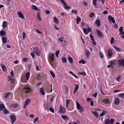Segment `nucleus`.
<instances>
[{
	"mask_svg": "<svg viewBox=\"0 0 124 124\" xmlns=\"http://www.w3.org/2000/svg\"><path fill=\"white\" fill-rule=\"evenodd\" d=\"M33 7L32 8L36 11H38L39 10V9L37 7L34 5H32Z\"/></svg>",
	"mask_w": 124,
	"mask_h": 124,
	"instance_id": "nucleus-31",
	"label": "nucleus"
},
{
	"mask_svg": "<svg viewBox=\"0 0 124 124\" xmlns=\"http://www.w3.org/2000/svg\"><path fill=\"white\" fill-rule=\"evenodd\" d=\"M50 72L51 75L53 77V78H54L55 77V75L54 73L51 70L50 71Z\"/></svg>",
	"mask_w": 124,
	"mask_h": 124,
	"instance_id": "nucleus-41",
	"label": "nucleus"
},
{
	"mask_svg": "<svg viewBox=\"0 0 124 124\" xmlns=\"http://www.w3.org/2000/svg\"><path fill=\"white\" fill-rule=\"evenodd\" d=\"M83 31L85 33L87 34L89 32L92 31V29L89 27H88V28H84L83 29Z\"/></svg>",
	"mask_w": 124,
	"mask_h": 124,
	"instance_id": "nucleus-5",
	"label": "nucleus"
},
{
	"mask_svg": "<svg viewBox=\"0 0 124 124\" xmlns=\"http://www.w3.org/2000/svg\"><path fill=\"white\" fill-rule=\"evenodd\" d=\"M115 42V40L113 37H112L111 38V39L110 41V43L111 44H113Z\"/></svg>",
	"mask_w": 124,
	"mask_h": 124,
	"instance_id": "nucleus-36",
	"label": "nucleus"
},
{
	"mask_svg": "<svg viewBox=\"0 0 124 124\" xmlns=\"http://www.w3.org/2000/svg\"><path fill=\"white\" fill-rule=\"evenodd\" d=\"M0 65L3 71H6V69L5 66L2 63H1Z\"/></svg>",
	"mask_w": 124,
	"mask_h": 124,
	"instance_id": "nucleus-14",
	"label": "nucleus"
},
{
	"mask_svg": "<svg viewBox=\"0 0 124 124\" xmlns=\"http://www.w3.org/2000/svg\"><path fill=\"white\" fill-rule=\"evenodd\" d=\"M33 51L31 54V55L32 57V58H34L35 57V53L38 56H39L40 55V53L39 48L37 47H33Z\"/></svg>",
	"mask_w": 124,
	"mask_h": 124,
	"instance_id": "nucleus-1",
	"label": "nucleus"
},
{
	"mask_svg": "<svg viewBox=\"0 0 124 124\" xmlns=\"http://www.w3.org/2000/svg\"><path fill=\"white\" fill-rule=\"evenodd\" d=\"M69 73L72 74L73 76L75 78H78V77L74 74L71 71H70L69 72Z\"/></svg>",
	"mask_w": 124,
	"mask_h": 124,
	"instance_id": "nucleus-38",
	"label": "nucleus"
},
{
	"mask_svg": "<svg viewBox=\"0 0 124 124\" xmlns=\"http://www.w3.org/2000/svg\"><path fill=\"white\" fill-rule=\"evenodd\" d=\"M108 57L109 58L111 57L113 54V53L111 50L110 49H108Z\"/></svg>",
	"mask_w": 124,
	"mask_h": 124,
	"instance_id": "nucleus-10",
	"label": "nucleus"
},
{
	"mask_svg": "<svg viewBox=\"0 0 124 124\" xmlns=\"http://www.w3.org/2000/svg\"><path fill=\"white\" fill-rule=\"evenodd\" d=\"M30 99L29 98H27L26 99L25 101V104L23 107L24 109L26 108V106L30 102Z\"/></svg>",
	"mask_w": 124,
	"mask_h": 124,
	"instance_id": "nucleus-6",
	"label": "nucleus"
},
{
	"mask_svg": "<svg viewBox=\"0 0 124 124\" xmlns=\"http://www.w3.org/2000/svg\"><path fill=\"white\" fill-rule=\"evenodd\" d=\"M118 63L119 65L124 67V59L122 58L119 59L118 60Z\"/></svg>",
	"mask_w": 124,
	"mask_h": 124,
	"instance_id": "nucleus-3",
	"label": "nucleus"
},
{
	"mask_svg": "<svg viewBox=\"0 0 124 124\" xmlns=\"http://www.w3.org/2000/svg\"><path fill=\"white\" fill-rule=\"evenodd\" d=\"M65 4H66L64 5V8L66 9H70V7L68 6H67L66 3Z\"/></svg>",
	"mask_w": 124,
	"mask_h": 124,
	"instance_id": "nucleus-23",
	"label": "nucleus"
},
{
	"mask_svg": "<svg viewBox=\"0 0 124 124\" xmlns=\"http://www.w3.org/2000/svg\"><path fill=\"white\" fill-rule=\"evenodd\" d=\"M103 101L105 103L108 104H109L110 102L109 100L106 99H105Z\"/></svg>",
	"mask_w": 124,
	"mask_h": 124,
	"instance_id": "nucleus-33",
	"label": "nucleus"
},
{
	"mask_svg": "<svg viewBox=\"0 0 124 124\" xmlns=\"http://www.w3.org/2000/svg\"><path fill=\"white\" fill-rule=\"evenodd\" d=\"M54 21L56 24L58 23H59L58 19L55 16H54Z\"/></svg>",
	"mask_w": 124,
	"mask_h": 124,
	"instance_id": "nucleus-25",
	"label": "nucleus"
},
{
	"mask_svg": "<svg viewBox=\"0 0 124 124\" xmlns=\"http://www.w3.org/2000/svg\"><path fill=\"white\" fill-rule=\"evenodd\" d=\"M30 75V73L29 72H28L26 73V78L27 80L29 78Z\"/></svg>",
	"mask_w": 124,
	"mask_h": 124,
	"instance_id": "nucleus-20",
	"label": "nucleus"
},
{
	"mask_svg": "<svg viewBox=\"0 0 124 124\" xmlns=\"http://www.w3.org/2000/svg\"><path fill=\"white\" fill-rule=\"evenodd\" d=\"M115 64L114 62L112 61H111L110 62V64L112 68H114V66Z\"/></svg>",
	"mask_w": 124,
	"mask_h": 124,
	"instance_id": "nucleus-22",
	"label": "nucleus"
},
{
	"mask_svg": "<svg viewBox=\"0 0 124 124\" xmlns=\"http://www.w3.org/2000/svg\"><path fill=\"white\" fill-rule=\"evenodd\" d=\"M60 52V51L59 50H57L56 51L55 54L56 56L58 58V55Z\"/></svg>",
	"mask_w": 124,
	"mask_h": 124,
	"instance_id": "nucleus-42",
	"label": "nucleus"
},
{
	"mask_svg": "<svg viewBox=\"0 0 124 124\" xmlns=\"http://www.w3.org/2000/svg\"><path fill=\"white\" fill-rule=\"evenodd\" d=\"M54 54H52L50 56V59L52 61L54 60Z\"/></svg>",
	"mask_w": 124,
	"mask_h": 124,
	"instance_id": "nucleus-32",
	"label": "nucleus"
},
{
	"mask_svg": "<svg viewBox=\"0 0 124 124\" xmlns=\"http://www.w3.org/2000/svg\"><path fill=\"white\" fill-rule=\"evenodd\" d=\"M97 0H93L92 4L94 7H96L97 6Z\"/></svg>",
	"mask_w": 124,
	"mask_h": 124,
	"instance_id": "nucleus-29",
	"label": "nucleus"
},
{
	"mask_svg": "<svg viewBox=\"0 0 124 124\" xmlns=\"http://www.w3.org/2000/svg\"><path fill=\"white\" fill-rule=\"evenodd\" d=\"M95 15V14L93 13H91L89 15V16L90 17H92Z\"/></svg>",
	"mask_w": 124,
	"mask_h": 124,
	"instance_id": "nucleus-50",
	"label": "nucleus"
},
{
	"mask_svg": "<svg viewBox=\"0 0 124 124\" xmlns=\"http://www.w3.org/2000/svg\"><path fill=\"white\" fill-rule=\"evenodd\" d=\"M5 108V106L3 104H0V111L3 110Z\"/></svg>",
	"mask_w": 124,
	"mask_h": 124,
	"instance_id": "nucleus-16",
	"label": "nucleus"
},
{
	"mask_svg": "<svg viewBox=\"0 0 124 124\" xmlns=\"http://www.w3.org/2000/svg\"><path fill=\"white\" fill-rule=\"evenodd\" d=\"M99 54L100 55V57H101V58H102L104 57V56L102 53H99Z\"/></svg>",
	"mask_w": 124,
	"mask_h": 124,
	"instance_id": "nucleus-57",
	"label": "nucleus"
},
{
	"mask_svg": "<svg viewBox=\"0 0 124 124\" xmlns=\"http://www.w3.org/2000/svg\"><path fill=\"white\" fill-rule=\"evenodd\" d=\"M71 13L73 14H76L77 13V11L76 10H75L74 9H73L71 11Z\"/></svg>",
	"mask_w": 124,
	"mask_h": 124,
	"instance_id": "nucleus-46",
	"label": "nucleus"
},
{
	"mask_svg": "<svg viewBox=\"0 0 124 124\" xmlns=\"http://www.w3.org/2000/svg\"><path fill=\"white\" fill-rule=\"evenodd\" d=\"M49 110L52 112L53 113H54V109L52 108H49Z\"/></svg>",
	"mask_w": 124,
	"mask_h": 124,
	"instance_id": "nucleus-49",
	"label": "nucleus"
},
{
	"mask_svg": "<svg viewBox=\"0 0 124 124\" xmlns=\"http://www.w3.org/2000/svg\"><path fill=\"white\" fill-rule=\"evenodd\" d=\"M77 108L80 111L81 113H83L84 111V109L83 107L77 101L76 102Z\"/></svg>",
	"mask_w": 124,
	"mask_h": 124,
	"instance_id": "nucleus-2",
	"label": "nucleus"
},
{
	"mask_svg": "<svg viewBox=\"0 0 124 124\" xmlns=\"http://www.w3.org/2000/svg\"><path fill=\"white\" fill-rule=\"evenodd\" d=\"M61 2L63 5L66 4H65L66 3L64 0H61Z\"/></svg>",
	"mask_w": 124,
	"mask_h": 124,
	"instance_id": "nucleus-52",
	"label": "nucleus"
},
{
	"mask_svg": "<svg viewBox=\"0 0 124 124\" xmlns=\"http://www.w3.org/2000/svg\"><path fill=\"white\" fill-rule=\"evenodd\" d=\"M82 3L85 5V6H87L88 5V3L85 1L83 2Z\"/></svg>",
	"mask_w": 124,
	"mask_h": 124,
	"instance_id": "nucleus-58",
	"label": "nucleus"
},
{
	"mask_svg": "<svg viewBox=\"0 0 124 124\" xmlns=\"http://www.w3.org/2000/svg\"><path fill=\"white\" fill-rule=\"evenodd\" d=\"M62 62L63 63H66L67 62L66 59V58L64 57L62 58Z\"/></svg>",
	"mask_w": 124,
	"mask_h": 124,
	"instance_id": "nucleus-39",
	"label": "nucleus"
},
{
	"mask_svg": "<svg viewBox=\"0 0 124 124\" xmlns=\"http://www.w3.org/2000/svg\"><path fill=\"white\" fill-rule=\"evenodd\" d=\"M61 117L64 120H68L69 119L68 118L67 116L66 115H62Z\"/></svg>",
	"mask_w": 124,
	"mask_h": 124,
	"instance_id": "nucleus-26",
	"label": "nucleus"
},
{
	"mask_svg": "<svg viewBox=\"0 0 124 124\" xmlns=\"http://www.w3.org/2000/svg\"><path fill=\"white\" fill-rule=\"evenodd\" d=\"M111 121L110 122V124H113L114 121V119H112L111 118Z\"/></svg>",
	"mask_w": 124,
	"mask_h": 124,
	"instance_id": "nucleus-51",
	"label": "nucleus"
},
{
	"mask_svg": "<svg viewBox=\"0 0 124 124\" xmlns=\"http://www.w3.org/2000/svg\"><path fill=\"white\" fill-rule=\"evenodd\" d=\"M103 112L100 114V116H104L105 114H107V112L105 110H102Z\"/></svg>",
	"mask_w": 124,
	"mask_h": 124,
	"instance_id": "nucleus-21",
	"label": "nucleus"
},
{
	"mask_svg": "<svg viewBox=\"0 0 124 124\" xmlns=\"http://www.w3.org/2000/svg\"><path fill=\"white\" fill-rule=\"evenodd\" d=\"M40 91L42 95H44L45 94V93L43 88L42 87L41 88L40 90Z\"/></svg>",
	"mask_w": 124,
	"mask_h": 124,
	"instance_id": "nucleus-19",
	"label": "nucleus"
},
{
	"mask_svg": "<svg viewBox=\"0 0 124 124\" xmlns=\"http://www.w3.org/2000/svg\"><path fill=\"white\" fill-rule=\"evenodd\" d=\"M7 26V22L6 21H4L3 23V28H6Z\"/></svg>",
	"mask_w": 124,
	"mask_h": 124,
	"instance_id": "nucleus-17",
	"label": "nucleus"
},
{
	"mask_svg": "<svg viewBox=\"0 0 124 124\" xmlns=\"http://www.w3.org/2000/svg\"><path fill=\"white\" fill-rule=\"evenodd\" d=\"M93 42H92L94 46H95L96 45V42L94 41V40L93 41Z\"/></svg>",
	"mask_w": 124,
	"mask_h": 124,
	"instance_id": "nucleus-63",
	"label": "nucleus"
},
{
	"mask_svg": "<svg viewBox=\"0 0 124 124\" xmlns=\"http://www.w3.org/2000/svg\"><path fill=\"white\" fill-rule=\"evenodd\" d=\"M4 113L5 114H7L9 113V112L6 109H5L4 111Z\"/></svg>",
	"mask_w": 124,
	"mask_h": 124,
	"instance_id": "nucleus-43",
	"label": "nucleus"
},
{
	"mask_svg": "<svg viewBox=\"0 0 124 124\" xmlns=\"http://www.w3.org/2000/svg\"><path fill=\"white\" fill-rule=\"evenodd\" d=\"M28 59L26 58H24L23 59V60L25 62H27L28 61Z\"/></svg>",
	"mask_w": 124,
	"mask_h": 124,
	"instance_id": "nucleus-62",
	"label": "nucleus"
},
{
	"mask_svg": "<svg viewBox=\"0 0 124 124\" xmlns=\"http://www.w3.org/2000/svg\"><path fill=\"white\" fill-rule=\"evenodd\" d=\"M96 31L97 34V36L98 37L101 38H103V35L100 30H96Z\"/></svg>",
	"mask_w": 124,
	"mask_h": 124,
	"instance_id": "nucleus-4",
	"label": "nucleus"
},
{
	"mask_svg": "<svg viewBox=\"0 0 124 124\" xmlns=\"http://www.w3.org/2000/svg\"><path fill=\"white\" fill-rule=\"evenodd\" d=\"M113 47L118 52H119L121 51V49L119 48L116 47L114 46H113Z\"/></svg>",
	"mask_w": 124,
	"mask_h": 124,
	"instance_id": "nucleus-34",
	"label": "nucleus"
},
{
	"mask_svg": "<svg viewBox=\"0 0 124 124\" xmlns=\"http://www.w3.org/2000/svg\"><path fill=\"white\" fill-rule=\"evenodd\" d=\"M68 59L70 63H72L73 62V59L71 57H69L68 58Z\"/></svg>",
	"mask_w": 124,
	"mask_h": 124,
	"instance_id": "nucleus-35",
	"label": "nucleus"
},
{
	"mask_svg": "<svg viewBox=\"0 0 124 124\" xmlns=\"http://www.w3.org/2000/svg\"><path fill=\"white\" fill-rule=\"evenodd\" d=\"M70 100L68 99H67L66 100V108L68 107V105L70 102Z\"/></svg>",
	"mask_w": 124,
	"mask_h": 124,
	"instance_id": "nucleus-27",
	"label": "nucleus"
},
{
	"mask_svg": "<svg viewBox=\"0 0 124 124\" xmlns=\"http://www.w3.org/2000/svg\"><path fill=\"white\" fill-rule=\"evenodd\" d=\"M120 103V101L119 99L117 98H116L115 99L114 103L116 105H118Z\"/></svg>",
	"mask_w": 124,
	"mask_h": 124,
	"instance_id": "nucleus-11",
	"label": "nucleus"
},
{
	"mask_svg": "<svg viewBox=\"0 0 124 124\" xmlns=\"http://www.w3.org/2000/svg\"><path fill=\"white\" fill-rule=\"evenodd\" d=\"M17 14L19 17L23 19L24 18V17L23 16V14L20 11H19Z\"/></svg>",
	"mask_w": 124,
	"mask_h": 124,
	"instance_id": "nucleus-9",
	"label": "nucleus"
},
{
	"mask_svg": "<svg viewBox=\"0 0 124 124\" xmlns=\"http://www.w3.org/2000/svg\"><path fill=\"white\" fill-rule=\"evenodd\" d=\"M119 95L120 97L122 98H124V93H122L119 94Z\"/></svg>",
	"mask_w": 124,
	"mask_h": 124,
	"instance_id": "nucleus-47",
	"label": "nucleus"
},
{
	"mask_svg": "<svg viewBox=\"0 0 124 124\" xmlns=\"http://www.w3.org/2000/svg\"><path fill=\"white\" fill-rule=\"evenodd\" d=\"M37 19L39 21H41V19L40 17L39 13H38L37 14Z\"/></svg>",
	"mask_w": 124,
	"mask_h": 124,
	"instance_id": "nucleus-37",
	"label": "nucleus"
},
{
	"mask_svg": "<svg viewBox=\"0 0 124 124\" xmlns=\"http://www.w3.org/2000/svg\"><path fill=\"white\" fill-rule=\"evenodd\" d=\"M110 122V120L109 119H106L105 122V124H109Z\"/></svg>",
	"mask_w": 124,
	"mask_h": 124,
	"instance_id": "nucleus-40",
	"label": "nucleus"
},
{
	"mask_svg": "<svg viewBox=\"0 0 124 124\" xmlns=\"http://www.w3.org/2000/svg\"><path fill=\"white\" fill-rule=\"evenodd\" d=\"M2 42L4 43H5L7 42V38L5 37H3L2 38Z\"/></svg>",
	"mask_w": 124,
	"mask_h": 124,
	"instance_id": "nucleus-15",
	"label": "nucleus"
},
{
	"mask_svg": "<svg viewBox=\"0 0 124 124\" xmlns=\"http://www.w3.org/2000/svg\"><path fill=\"white\" fill-rule=\"evenodd\" d=\"M26 33L23 32V39L26 37L25 36Z\"/></svg>",
	"mask_w": 124,
	"mask_h": 124,
	"instance_id": "nucleus-61",
	"label": "nucleus"
},
{
	"mask_svg": "<svg viewBox=\"0 0 124 124\" xmlns=\"http://www.w3.org/2000/svg\"><path fill=\"white\" fill-rule=\"evenodd\" d=\"M96 23L98 27L100 25V22L99 19H97L96 21Z\"/></svg>",
	"mask_w": 124,
	"mask_h": 124,
	"instance_id": "nucleus-18",
	"label": "nucleus"
},
{
	"mask_svg": "<svg viewBox=\"0 0 124 124\" xmlns=\"http://www.w3.org/2000/svg\"><path fill=\"white\" fill-rule=\"evenodd\" d=\"M76 20L77 21L76 22L77 23V24H78L79 22L81 20V18L79 16H77V17Z\"/></svg>",
	"mask_w": 124,
	"mask_h": 124,
	"instance_id": "nucleus-28",
	"label": "nucleus"
},
{
	"mask_svg": "<svg viewBox=\"0 0 124 124\" xmlns=\"http://www.w3.org/2000/svg\"><path fill=\"white\" fill-rule=\"evenodd\" d=\"M108 18L109 21L111 23L112 22L113 23H115V21L113 17L110 15H109L108 17Z\"/></svg>",
	"mask_w": 124,
	"mask_h": 124,
	"instance_id": "nucleus-7",
	"label": "nucleus"
},
{
	"mask_svg": "<svg viewBox=\"0 0 124 124\" xmlns=\"http://www.w3.org/2000/svg\"><path fill=\"white\" fill-rule=\"evenodd\" d=\"M10 118L12 121H15L16 120V117L14 115H11Z\"/></svg>",
	"mask_w": 124,
	"mask_h": 124,
	"instance_id": "nucleus-13",
	"label": "nucleus"
},
{
	"mask_svg": "<svg viewBox=\"0 0 124 124\" xmlns=\"http://www.w3.org/2000/svg\"><path fill=\"white\" fill-rule=\"evenodd\" d=\"M37 78L38 80H40L41 79V76L39 75L37 77Z\"/></svg>",
	"mask_w": 124,
	"mask_h": 124,
	"instance_id": "nucleus-56",
	"label": "nucleus"
},
{
	"mask_svg": "<svg viewBox=\"0 0 124 124\" xmlns=\"http://www.w3.org/2000/svg\"><path fill=\"white\" fill-rule=\"evenodd\" d=\"M89 36L91 38V40L92 41H93L94 40V39H93V36H92L91 34H90Z\"/></svg>",
	"mask_w": 124,
	"mask_h": 124,
	"instance_id": "nucleus-53",
	"label": "nucleus"
},
{
	"mask_svg": "<svg viewBox=\"0 0 124 124\" xmlns=\"http://www.w3.org/2000/svg\"><path fill=\"white\" fill-rule=\"evenodd\" d=\"M39 119V118L38 117H37L36 118H35L34 120V123H35Z\"/></svg>",
	"mask_w": 124,
	"mask_h": 124,
	"instance_id": "nucleus-54",
	"label": "nucleus"
},
{
	"mask_svg": "<svg viewBox=\"0 0 124 124\" xmlns=\"http://www.w3.org/2000/svg\"><path fill=\"white\" fill-rule=\"evenodd\" d=\"M78 88H79L78 85L77 84H76L75 86V89L78 90Z\"/></svg>",
	"mask_w": 124,
	"mask_h": 124,
	"instance_id": "nucleus-55",
	"label": "nucleus"
},
{
	"mask_svg": "<svg viewBox=\"0 0 124 124\" xmlns=\"http://www.w3.org/2000/svg\"><path fill=\"white\" fill-rule=\"evenodd\" d=\"M78 74H79L83 76H85L86 75V74L85 72H79L78 73Z\"/></svg>",
	"mask_w": 124,
	"mask_h": 124,
	"instance_id": "nucleus-44",
	"label": "nucleus"
},
{
	"mask_svg": "<svg viewBox=\"0 0 124 124\" xmlns=\"http://www.w3.org/2000/svg\"><path fill=\"white\" fill-rule=\"evenodd\" d=\"M58 40L60 43H62L63 41V39L62 38H59Z\"/></svg>",
	"mask_w": 124,
	"mask_h": 124,
	"instance_id": "nucleus-48",
	"label": "nucleus"
},
{
	"mask_svg": "<svg viewBox=\"0 0 124 124\" xmlns=\"http://www.w3.org/2000/svg\"><path fill=\"white\" fill-rule=\"evenodd\" d=\"M6 34L5 32L2 30H1L0 31V35L1 36H4Z\"/></svg>",
	"mask_w": 124,
	"mask_h": 124,
	"instance_id": "nucleus-24",
	"label": "nucleus"
},
{
	"mask_svg": "<svg viewBox=\"0 0 124 124\" xmlns=\"http://www.w3.org/2000/svg\"><path fill=\"white\" fill-rule=\"evenodd\" d=\"M10 94V93H8L6 94V95L4 96V98H7L8 96Z\"/></svg>",
	"mask_w": 124,
	"mask_h": 124,
	"instance_id": "nucleus-45",
	"label": "nucleus"
},
{
	"mask_svg": "<svg viewBox=\"0 0 124 124\" xmlns=\"http://www.w3.org/2000/svg\"><path fill=\"white\" fill-rule=\"evenodd\" d=\"M86 56L87 58H89V57L90 55V53L89 51L87 50H86L85 51Z\"/></svg>",
	"mask_w": 124,
	"mask_h": 124,
	"instance_id": "nucleus-12",
	"label": "nucleus"
},
{
	"mask_svg": "<svg viewBox=\"0 0 124 124\" xmlns=\"http://www.w3.org/2000/svg\"><path fill=\"white\" fill-rule=\"evenodd\" d=\"M123 31V27H120L119 29V32H121V31Z\"/></svg>",
	"mask_w": 124,
	"mask_h": 124,
	"instance_id": "nucleus-59",
	"label": "nucleus"
},
{
	"mask_svg": "<svg viewBox=\"0 0 124 124\" xmlns=\"http://www.w3.org/2000/svg\"><path fill=\"white\" fill-rule=\"evenodd\" d=\"M92 113L96 117H97L99 116V114L96 111H93Z\"/></svg>",
	"mask_w": 124,
	"mask_h": 124,
	"instance_id": "nucleus-30",
	"label": "nucleus"
},
{
	"mask_svg": "<svg viewBox=\"0 0 124 124\" xmlns=\"http://www.w3.org/2000/svg\"><path fill=\"white\" fill-rule=\"evenodd\" d=\"M59 111L62 113L64 114L65 113L66 110L62 105H61L60 106V109H59Z\"/></svg>",
	"mask_w": 124,
	"mask_h": 124,
	"instance_id": "nucleus-8",
	"label": "nucleus"
},
{
	"mask_svg": "<svg viewBox=\"0 0 124 124\" xmlns=\"http://www.w3.org/2000/svg\"><path fill=\"white\" fill-rule=\"evenodd\" d=\"M93 101L92 100L90 102V105L91 106H93Z\"/></svg>",
	"mask_w": 124,
	"mask_h": 124,
	"instance_id": "nucleus-64",
	"label": "nucleus"
},
{
	"mask_svg": "<svg viewBox=\"0 0 124 124\" xmlns=\"http://www.w3.org/2000/svg\"><path fill=\"white\" fill-rule=\"evenodd\" d=\"M23 89H26L30 90V88L29 87H24Z\"/></svg>",
	"mask_w": 124,
	"mask_h": 124,
	"instance_id": "nucleus-60",
	"label": "nucleus"
}]
</instances>
